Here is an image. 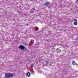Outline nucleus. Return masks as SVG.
<instances>
[{
  "instance_id": "1",
  "label": "nucleus",
  "mask_w": 78,
  "mask_h": 78,
  "mask_svg": "<svg viewBox=\"0 0 78 78\" xmlns=\"http://www.w3.org/2000/svg\"><path fill=\"white\" fill-rule=\"evenodd\" d=\"M5 78H11L13 76V74L12 73L10 74L9 73H7L5 74Z\"/></svg>"
},
{
  "instance_id": "2",
  "label": "nucleus",
  "mask_w": 78,
  "mask_h": 78,
  "mask_svg": "<svg viewBox=\"0 0 78 78\" xmlns=\"http://www.w3.org/2000/svg\"><path fill=\"white\" fill-rule=\"evenodd\" d=\"M19 48H20L21 50H25V47L21 45L20 46H19Z\"/></svg>"
},
{
  "instance_id": "3",
  "label": "nucleus",
  "mask_w": 78,
  "mask_h": 78,
  "mask_svg": "<svg viewBox=\"0 0 78 78\" xmlns=\"http://www.w3.org/2000/svg\"><path fill=\"white\" fill-rule=\"evenodd\" d=\"M37 70L38 72V73H41V70L40 69H37Z\"/></svg>"
},
{
  "instance_id": "4",
  "label": "nucleus",
  "mask_w": 78,
  "mask_h": 78,
  "mask_svg": "<svg viewBox=\"0 0 78 78\" xmlns=\"http://www.w3.org/2000/svg\"><path fill=\"white\" fill-rule=\"evenodd\" d=\"M27 76H30V72H28L27 73Z\"/></svg>"
},
{
  "instance_id": "5",
  "label": "nucleus",
  "mask_w": 78,
  "mask_h": 78,
  "mask_svg": "<svg viewBox=\"0 0 78 78\" xmlns=\"http://www.w3.org/2000/svg\"><path fill=\"white\" fill-rule=\"evenodd\" d=\"M49 4V3L48 2H46V3H45L44 5H45V6H48Z\"/></svg>"
},
{
  "instance_id": "6",
  "label": "nucleus",
  "mask_w": 78,
  "mask_h": 78,
  "mask_svg": "<svg viewBox=\"0 0 78 78\" xmlns=\"http://www.w3.org/2000/svg\"><path fill=\"white\" fill-rule=\"evenodd\" d=\"M46 65V66H47L48 65V61H47L45 62Z\"/></svg>"
},
{
  "instance_id": "7",
  "label": "nucleus",
  "mask_w": 78,
  "mask_h": 78,
  "mask_svg": "<svg viewBox=\"0 0 78 78\" xmlns=\"http://www.w3.org/2000/svg\"><path fill=\"white\" fill-rule=\"evenodd\" d=\"M74 25H77V22H75L74 23Z\"/></svg>"
},
{
  "instance_id": "8",
  "label": "nucleus",
  "mask_w": 78,
  "mask_h": 78,
  "mask_svg": "<svg viewBox=\"0 0 78 78\" xmlns=\"http://www.w3.org/2000/svg\"><path fill=\"white\" fill-rule=\"evenodd\" d=\"M72 64L73 65H75V64H76V62H75L74 61H73V62Z\"/></svg>"
},
{
  "instance_id": "9",
  "label": "nucleus",
  "mask_w": 78,
  "mask_h": 78,
  "mask_svg": "<svg viewBox=\"0 0 78 78\" xmlns=\"http://www.w3.org/2000/svg\"><path fill=\"white\" fill-rule=\"evenodd\" d=\"M61 51V50H60L59 49H58L57 50V53H59Z\"/></svg>"
},
{
  "instance_id": "10",
  "label": "nucleus",
  "mask_w": 78,
  "mask_h": 78,
  "mask_svg": "<svg viewBox=\"0 0 78 78\" xmlns=\"http://www.w3.org/2000/svg\"><path fill=\"white\" fill-rule=\"evenodd\" d=\"M74 22H77V20L76 19H75L74 20Z\"/></svg>"
},
{
  "instance_id": "11",
  "label": "nucleus",
  "mask_w": 78,
  "mask_h": 78,
  "mask_svg": "<svg viewBox=\"0 0 78 78\" xmlns=\"http://www.w3.org/2000/svg\"><path fill=\"white\" fill-rule=\"evenodd\" d=\"M33 64H32L31 65V67H33Z\"/></svg>"
},
{
  "instance_id": "12",
  "label": "nucleus",
  "mask_w": 78,
  "mask_h": 78,
  "mask_svg": "<svg viewBox=\"0 0 78 78\" xmlns=\"http://www.w3.org/2000/svg\"><path fill=\"white\" fill-rule=\"evenodd\" d=\"M34 11V9H33V10H32V11Z\"/></svg>"
},
{
  "instance_id": "13",
  "label": "nucleus",
  "mask_w": 78,
  "mask_h": 78,
  "mask_svg": "<svg viewBox=\"0 0 78 78\" xmlns=\"http://www.w3.org/2000/svg\"><path fill=\"white\" fill-rule=\"evenodd\" d=\"M48 9H50V8H51L50 6H49V7H48Z\"/></svg>"
},
{
  "instance_id": "14",
  "label": "nucleus",
  "mask_w": 78,
  "mask_h": 78,
  "mask_svg": "<svg viewBox=\"0 0 78 78\" xmlns=\"http://www.w3.org/2000/svg\"><path fill=\"white\" fill-rule=\"evenodd\" d=\"M38 28V30H39V28H38V27H37Z\"/></svg>"
},
{
  "instance_id": "15",
  "label": "nucleus",
  "mask_w": 78,
  "mask_h": 78,
  "mask_svg": "<svg viewBox=\"0 0 78 78\" xmlns=\"http://www.w3.org/2000/svg\"><path fill=\"white\" fill-rule=\"evenodd\" d=\"M41 73H42V72H41Z\"/></svg>"
},
{
  "instance_id": "16",
  "label": "nucleus",
  "mask_w": 78,
  "mask_h": 78,
  "mask_svg": "<svg viewBox=\"0 0 78 78\" xmlns=\"http://www.w3.org/2000/svg\"><path fill=\"white\" fill-rule=\"evenodd\" d=\"M76 0V1H77V0Z\"/></svg>"
}]
</instances>
